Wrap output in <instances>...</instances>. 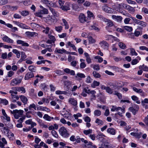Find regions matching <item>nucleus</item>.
Here are the masks:
<instances>
[{"mask_svg":"<svg viewBox=\"0 0 148 148\" xmlns=\"http://www.w3.org/2000/svg\"><path fill=\"white\" fill-rule=\"evenodd\" d=\"M60 134L63 137L67 138L70 135L66 128L64 127H61L59 130Z\"/></svg>","mask_w":148,"mask_h":148,"instance_id":"f257e3e1","label":"nucleus"},{"mask_svg":"<svg viewBox=\"0 0 148 148\" xmlns=\"http://www.w3.org/2000/svg\"><path fill=\"white\" fill-rule=\"evenodd\" d=\"M48 14V10L46 8H43V9L39 10L38 12L35 13V14L37 16L42 17V14Z\"/></svg>","mask_w":148,"mask_h":148,"instance_id":"f03ea898","label":"nucleus"},{"mask_svg":"<svg viewBox=\"0 0 148 148\" xmlns=\"http://www.w3.org/2000/svg\"><path fill=\"white\" fill-rule=\"evenodd\" d=\"M139 109L138 106L136 104L134 105L133 107H131L128 109L131 112L132 114L135 115L138 111Z\"/></svg>","mask_w":148,"mask_h":148,"instance_id":"7ed1b4c3","label":"nucleus"},{"mask_svg":"<svg viewBox=\"0 0 148 148\" xmlns=\"http://www.w3.org/2000/svg\"><path fill=\"white\" fill-rule=\"evenodd\" d=\"M22 81L21 79L18 78H16L12 79L10 85L11 86H14L20 84Z\"/></svg>","mask_w":148,"mask_h":148,"instance_id":"20e7f679","label":"nucleus"},{"mask_svg":"<svg viewBox=\"0 0 148 148\" xmlns=\"http://www.w3.org/2000/svg\"><path fill=\"white\" fill-rule=\"evenodd\" d=\"M80 22L82 23H84L87 21V19L85 15L83 14H81L79 16Z\"/></svg>","mask_w":148,"mask_h":148,"instance_id":"39448f33","label":"nucleus"},{"mask_svg":"<svg viewBox=\"0 0 148 148\" xmlns=\"http://www.w3.org/2000/svg\"><path fill=\"white\" fill-rule=\"evenodd\" d=\"M34 76V74L33 72H29L25 75L24 77L25 80H28L29 79L32 78Z\"/></svg>","mask_w":148,"mask_h":148,"instance_id":"423d86ee","label":"nucleus"},{"mask_svg":"<svg viewBox=\"0 0 148 148\" xmlns=\"http://www.w3.org/2000/svg\"><path fill=\"white\" fill-rule=\"evenodd\" d=\"M61 9L64 11H67L70 9L69 4L68 3H66L60 7Z\"/></svg>","mask_w":148,"mask_h":148,"instance_id":"0eeeda50","label":"nucleus"},{"mask_svg":"<svg viewBox=\"0 0 148 148\" xmlns=\"http://www.w3.org/2000/svg\"><path fill=\"white\" fill-rule=\"evenodd\" d=\"M102 8L104 11L108 13H111L112 12V8L106 5L102 6Z\"/></svg>","mask_w":148,"mask_h":148,"instance_id":"6e6552de","label":"nucleus"},{"mask_svg":"<svg viewBox=\"0 0 148 148\" xmlns=\"http://www.w3.org/2000/svg\"><path fill=\"white\" fill-rule=\"evenodd\" d=\"M99 44L101 47L104 49H107L108 46V44L106 41H103L101 42Z\"/></svg>","mask_w":148,"mask_h":148,"instance_id":"1a4fd4ad","label":"nucleus"},{"mask_svg":"<svg viewBox=\"0 0 148 148\" xmlns=\"http://www.w3.org/2000/svg\"><path fill=\"white\" fill-rule=\"evenodd\" d=\"M3 40L4 41L6 42H7L11 43H13V40L6 36H5L3 38Z\"/></svg>","mask_w":148,"mask_h":148,"instance_id":"9d476101","label":"nucleus"},{"mask_svg":"<svg viewBox=\"0 0 148 148\" xmlns=\"http://www.w3.org/2000/svg\"><path fill=\"white\" fill-rule=\"evenodd\" d=\"M26 34L28 36L33 37L37 36L38 34L35 32H25Z\"/></svg>","mask_w":148,"mask_h":148,"instance_id":"9b49d317","label":"nucleus"},{"mask_svg":"<svg viewBox=\"0 0 148 148\" xmlns=\"http://www.w3.org/2000/svg\"><path fill=\"white\" fill-rule=\"evenodd\" d=\"M16 42L18 44L21 45L22 46L28 47L29 45L27 42L21 40H17Z\"/></svg>","mask_w":148,"mask_h":148,"instance_id":"f8f14e48","label":"nucleus"},{"mask_svg":"<svg viewBox=\"0 0 148 148\" xmlns=\"http://www.w3.org/2000/svg\"><path fill=\"white\" fill-rule=\"evenodd\" d=\"M69 102L74 106H76L77 105V101L73 98H70L69 99Z\"/></svg>","mask_w":148,"mask_h":148,"instance_id":"ddd939ff","label":"nucleus"},{"mask_svg":"<svg viewBox=\"0 0 148 148\" xmlns=\"http://www.w3.org/2000/svg\"><path fill=\"white\" fill-rule=\"evenodd\" d=\"M137 25H140L141 27H145L147 25V23L145 22L138 20L136 23Z\"/></svg>","mask_w":148,"mask_h":148,"instance_id":"4468645a","label":"nucleus"},{"mask_svg":"<svg viewBox=\"0 0 148 148\" xmlns=\"http://www.w3.org/2000/svg\"><path fill=\"white\" fill-rule=\"evenodd\" d=\"M112 18L116 20L117 21L119 22H121L122 19V17L120 16H116L115 15H112Z\"/></svg>","mask_w":148,"mask_h":148,"instance_id":"2eb2a0df","label":"nucleus"},{"mask_svg":"<svg viewBox=\"0 0 148 148\" xmlns=\"http://www.w3.org/2000/svg\"><path fill=\"white\" fill-rule=\"evenodd\" d=\"M19 96L21 100L24 103V105L26 104L27 101V98L23 95H20Z\"/></svg>","mask_w":148,"mask_h":148,"instance_id":"dca6fc26","label":"nucleus"},{"mask_svg":"<svg viewBox=\"0 0 148 148\" xmlns=\"http://www.w3.org/2000/svg\"><path fill=\"white\" fill-rule=\"evenodd\" d=\"M50 10L52 12L53 14L55 16L58 17L59 16V13L56 11L55 9L52 8H49Z\"/></svg>","mask_w":148,"mask_h":148,"instance_id":"f3484780","label":"nucleus"},{"mask_svg":"<svg viewBox=\"0 0 148 148\" xmlns=\"http://www.w3.org/2000/svg\"><path fill=\"white\" fill-rule=\"evenodd\" d=\"M104 21L106 22H107V26L109 27L112 26L113 25V23L112 21L109 20L105 18Z\"/></svg>","mask_w":148,"mask_h":148,"instance_id":"a211bd4d","label":"nucleus"},{"mask_svg":"<svg viewBox=\"0 0 148 148\" xmlns=\"http://www.w3.org/2000/svg\"><path fill=\"white\" fill-rule=\"evenodd\" d=\"M14 88H16L15 90L17 91H22L24 93H25V89L23 87H13L12 89H14Z\"/></svg>","mask_w":148,"mask_h":148,"instance_id":"6ab92c4d","label":"nucleus"},{"mask_svg":"<svg viewBox=\"0 0 148 148\" xmlns=\"http://www.w3.org/2000/svg\"><path fill=\"white\" fill-rule=\"evenodd\" d=\"M107 132L108 133L110 134L114 135L115 134V131L114 129L113 128H110L107 129Z\"/></svg>","mask_w":148,"mask_h":148,"instance_id":"aec40b11","label":"nucleus"},{"mask_svg":"<svg viewBox=\"0 0 148 148\" xmlns=\"http://www.w3.org/2000/svg\"><path fill=\"white\" fill-rule=\"evenodd\" d=\"M110 146L108 144V143H103L101 145V146L99 148H110Z\"/></svg>","mask_w":148,"mask_h":148,"instance_id":"412c9836","label":"nucleus"},{"mask_svg":"<svg viewBox=\"0 0 148 148\" xmlns=\"http://www.w3.org/2000/svg\"><path fill=\"white\" fill-rule=\"evenodd\" d=\"M130 134L133 136H135L136 138H140L141 137V134L140 133H136L132 132L130 133Z\"/></svg>","mask_w":148,"mask_h":148,"instance_id":"4be33fe9","label":"nucleus"},{"mask_svg":"<svg viewBox=\"0 0 148 148\" xmlns=\"http://www.w3.org/2000/svg\"><path fill=\"white\" fill-rule=\"evenodd\" d=\"M17 25L20 27L22 28L25 29H28V27L25 24H23L21 23H18V24H17Z\"/></svg>","mask_w":148,"mask_h":148,"instance_id":"5701e85b","label":"nucleus"},{"mask_svg":"<svg viewBox=\"0 0 148 148\" xmlns=\"http://www.w3.org/2000/svg\"><path fill=\"white\" fill-rule=\"evenodd\" d=\"M7 8H9L10 10L11 11H14L16 10L18 8V7L17 6H11L10 5H8L7 6Z\"/></svg>","mask_w":148,"mask_h":148,"instance_id":"b1692460","label":"nucleus"},{"mask_svg":"<svg viewBox=\"0 0 148 148\" xmlns=\"http://www.w3.org/2000/svg\"><path fill=\"white\" fill-rule=\"evenodd\" d=\"M36 67L33 65H30L28 67L29 70L31 72H35L36 71Z\"/></svg>","mask_w":148,"mask_h":148,"instance_id":"393cba45","label":"nucleus"},{"mask_svg":"<svg viewBox=\"0 0 148 148\" xmlns=\"http://www.w3.org/2000/svg\"><path fill=\"white\" fill-rule=\"evenodd\" d=\"M132 99L134 101H136V102L138 104H140V101L139 100H138V97L135 95H133L131 97Z\"/></svg>","mask_w":148,"mask_h":148,"instance_id":"a878e982","label":"nucleus"},{"mask_svg":"<svg viewBox=\"0 0 148 148\" xmlns=\"http://www.w3.org/2000/svg\"><path fill=\"white\" fill-rule=\"evenodd\" d=\"M93 75L96 78H99L101 76V75L95 71H94L92 73Z\"/></svg>","mask_w":148,"mask_h":148,"instance_id":"bb28decb","label":"nucleus"},{"mask_svg":"<svg viewBox=\"0 0 148 148\" xmlns=\"http://www.w3.org/2000/svg\"><path fill=\"white\" fill-rule=\"evenodd\" d=\"M12 52L16 55L17 57L19 58L20 56V54L19 51L16 49H13L12 50Z\"/></svg>","mask_w":148,"mask_h":148,"instance_id":"cd10ccee","label":"nucleus"},{"mask_svg":"<svg viewBox=\"0 0 148 148\" xmlns=\"http://www.w3.org/2000/svg\"><path fill=\"white\" fill-rule=\"evenodd\" d=\"M99 84L100 83L99 82L94 81L91 84V86L92 88H95L96 86H99Z\"/></svg>","mask_w":148,"mask_h":148,"instance_id":"c85d7f7f","label":"nucleus"},{"mask_svg":"<svg viewBox=\"0 0 148 148\" xmlns=\"http://www.w3.org/2000/svg\"><path fill=\"white\" fill-rule=\"evenodd\" d=\"M72 43V42H67V44L68 46L71 47L74 50H75L76 49V47L75 45L73 44Z\"/></svg>","mask_w":148,"mask_h":148,"instance_id":"c756f323","label":"nucleus"},{"mask_svg":"<svg viewBox=\"0 0 148 148\" xmlns=\"http://www.w3.org/2000/svg\"><path fill=\"white\" fill-rule=\"evenodd\" d=\"M0 99V104L2 103L5 105H7L8 104V102L6 99Z\"/></svg>","mask_w":148,"mask_h":148,"instance_id":"7c9ffc66","label":"nucleus"},{"mask_svg":"<svg viewBox=\"0 0 148 148\" xmlns=\"http://www.w3.org/2000/svg\"><path fill=\"white\" fill-rule=\"evenodd\" d=\"M101 112L99 110H97L94 111V115L97 116H99L101 115Z\"/></svg>","mask_w":148,"mask_h":148,"instance_id":"2f4dec72","label":"nucleus"},{"mask_svg":"<svg viewBox=\"0 0 148 148\" xmlns=\"http://www.w3.org/2000/svg\"><path fill=\"white\" fill-rule=\"evenodd\" d=\"M139 69L143 70L144 71H148V67L144 65H143L142 66H139Z\"/></svg>","mask_w":148,"mask_h":148,"instance_id":"473e14b6","label":"nucleus"},{"mask_svg":"<svg viewBox=\"0 0 148 148\" xmlns=\"http://www.w3.org/2000/svg\"><path fill=\"white\" fill-rule=\"evenodd\" d=\"M88 38L90 43H93L95 42V40L93 39L92 37L91 36H89Z\"/></svg>","mask_w":148,"mask_h":148,"instance_id":"72a5a7b5","label":"nucleus"},{"mask_svg":"<svg viewBox=\"0 0 148 148\" xmlns=\"http://www.w3.org/2000/svg\"><path fill=\"white\" fill-rule=\"evenodd\" d=\"M124 28L128 32H132V28L131 27L126 26H124Z\"/></svg>","mask_w":148,"mask_h":148,"instance_id":"f704fd0d","label":"nucleus"},{"mask_svg":"<svg viewBox=\"0 0 148 148\" xmlns=\"http://www.w3.org/2000/svg\"><path fill=\"white\" fill-rule=\"evenodd\" d=\"M113 89L110 88V87L107 86L106 91L110 94H112L113 92Z\"/></svg>","mask_w":148,"mask_h":148,"instance_id":"c9c22d12","label":"nucleus"},{"mask_svg":"<svg viewBox=\"0 0 148 148\" xmlns=\"http://www.w3.org/2000/svg\"><path fill=\"white\" fill-rule=\"evenodd\" d=\"M56 94L58 95H60L61 94H64L66 95L68 93V92L66 91H61L60 90H57L56 92Z\"/></svg>","mask_w":148,"mask_h":148,"instance_id":"e433bc0d","label":"nucleus"},{"mask_svg":"<svg viewBox=\"0 0 148 148\" xmlns=\"http://www.w3.org/2000/svg\"><path fill=\"white\" fill-rule=\"evenodd\" d=\"M95 122L97 123L99 125H102L103 124V121L98 118L95 121Z\"/></svg>","mask_w":148,"mask_h":148,"instance_id":"4c0bfd02","label":"nucleus"},{"mask_svg":"<svg viewBox=\"0 0 148 148\" xmlns=\"http://www.w3.org/2000/svg\"><path fill=\"white\" fill-rule=\"evenodd\" d=\"M92 130L91 129H89L88 130H84L83 131V133L86 135H87L90 134L92 133Z\"/></svg>","mask_w":148,"mask_h":148,"instance_id":"58836bf2","label":"nucleus"},{"mask_svg":"<svg viewBox=\"0 0 148 148\" xmlns=\"http://www.w3.org/2000/svg\"><path fill=\"white\" fill-rule=\"evenodd\" d=\"M21 15L23 16H26L28 15L29 12L27 11V10L23 11L21 12Z\"/></svg>","mask_w":148,"mask_h":148,"instance_id":"ea45409f","label":"nucleus"},{"mask_svg":"<svg viewBox=\"0 0 148 148\" xmlns=\"http://www.w3.org/2000/svg\"><path fill=\"white\" fill-rule=\"evenodd\" d=\"M55 29L57 32H61L62 29V27L61 26H56Z\"/></svg>","mask_w":148,"mask_h":148,"instance_id":"a19ab883","label":"nucleus"},{"mask_svg":"<svg viewBox=\"0 0 148 148\" xmlns=\"http://www.w3.org/2000/svg\"><path fill=\"white\" fill-rule=\"evenodd\" d=\"M113 94L115 95H116L120 99H121L122 98V95L119 92H118L117 91H115L114 92V93Z\"/></svg>","mask_w":148,"mask_h":148,"instance_id":"79ce46f5","label":"nucleus"},{"mask_svg":"<svg viewBox=\"0 0 148 148\" xmlns=\"http://www.w3.org/2000/svg\"><path fill=\"white\" fill-rule=\"evenodd\" d=\"M105 136L103 134L100 133H99V134L97 135L96 138L99 140H100L101 138H103V137Z\"/></svg>","mask_w":148,"mask_h":148,"instance_id":"37998d69","label":"nucleus"},{"mask_svg":"<svg viewBox=\"0 0 148 148\" xmlns=\"http://www.w3.org/2000/svg\"><path fill=\"white\" fill-rule=\"evenodd\" d=\"M119 47L122 49H124L126 48L125 45L122 42H120L119 43Z\"/></svg>","mask_w":148,"mask_h":148,"instance_id":"c03bdc74","label":"nucleus"},{"mask_svg":"<svg viewBox=\"0 0 148 148\" xmlns=\"http://www.w3.org/2000/svg\"><path fill=\"white\" fill-rule=\"evenodd\" d=\"M43 118L48 121H51V117L47 114H45L43 117Z\"/></svg>","mask_w":148,"mask_h":148,"instance_id":"a18cd8bd","label":"nucleus"},{"mask_svg":"<svg viewBox=\"0 0 148 148\" xmlns=\"http://www.w3.org/2000/svg\"><path fill=\"white\" fill-rule=\"evenodd\" d=\"M77 77L82 78H84L85 77V75L84 74L80 73H78L77 74L76 77Z\"/></svg>","mask_w":148,"mask_h":148,"instance_id":"49530a36","label":"nucleus"},{"mask_svg":"<svg viewBox=\"0 0 148 148\" xmlns=\"http://www.w3.org/2000/svg\"><path fill=\"white\" fill-rule=\"evenodd\" d=\"M95 58L98 60V62L99 63L103 61V58L99 56H96Z\"/></svg>","mask_w":148,"mask_h":148,"instance_id":"de8ad7c7","label":"nucleus"},{"mask_svg":"<svg viewBox=\"0 0 148 148\" xmlns=\"http://www.w3.org/2000/svg\"><path fill=\"white\" fill-rule=\"evenodd\" d=\"M131 52L130 53L132 55L137 56L138 54L135 51V50L132 48L130 49Z\"/></svg>","mask_w":148,"mask_h":148,"instance_id":"09e8293b","label":"nucleus"},{"mask_svg":"<svg viewBox=\"0 0 148 148\" xmlns=\"http://www.w3.org/2000/svg\"><path fill=\"white\" fill-rule=\"evenodd\" d=\"M56 51L58 53L62 54L63 53H64V52H65V50L64 49H57L55 51Z\"/></svg>","mask_w":148,"mask_h":148,"instance_id":"8fccbe9b","label":"nucleus"},{"mask_svg":"<svg viewBox=\"0 0 148 148\" xmlns=\"http://www.w3.org/2000/svg\"><path fill=\"white\" fill-rule=\"evenodd\" d=\"M51 133L52 135L55 137L57 138L58 137V135L57 134V132L54 130H53L51 131Z\"/></svg>","mask_w":148,"mask_h":148,"instance_id":"3c124183","label":"nucleus"},{"mask_svg":"<svg viewBox=\"0 0 148 148\" xmlns=\"http://www.w3.org/2000/svg\"><path fill=\"white\" fill-rule=\"evenodd\" d=\"M138 62L139 60H138V59H135L132 60L131 63L132 65H135Z\"/></svg>","mask_w":148,"mask_h":148,"instance_id":"603ef678","label":"nucleus"},{"mask_svg":"<svg viewBox=\"0 0 148 148\" xmlns=\"http://www.w3.org/2000/svg\"><path fill=\"white\" fill-rule=\"evenodd\" d=\"M83 91L86 93L89 94L90 93V90L89 89L88 87H86L84 88Z\"/></svg>","mask_w":148,"mask_h":148,"instance_id":"864d4df0","label":"nucleus"},{"mask_svg":"<svg viewBox=\"0 0 148 148\" xmlns=\"http://www.w3.org/2000/svg\"><path fill=\"white\" fill-rule=\"evenodd\" d=\"M8 2V0H0V5L6 4Z\"/></svg>","mask_w":148,"mask_h":148,"instance_id":"5fc2aeb1","label":"nucleus"},{"mask_svg":"<svg viewBox=\"0 0 148 148\" xmlns=\"http://www.w3.org/2000/svg\"><path fill=\"white\" fill-rule=\"evenodd\" d=\"M90 29H94L95 30H97L98 31L99 30V28L98 27H97L95 25H93L91 26Z\"/></svg>","mask_w":148,"mask_h":148,"instance_id":"6e6d98bb","label":"nucleus"},{"mask_svg":"<svg viewBox=\"0 0 148 148\" xmlns=\"http://www.w3.org/2000/svg\"><path fill=\"white\" fill-rule=\"evenodd\" d=\"M25 70V69H24L23 68V67H22L19 70H18L17 73L18 75H19L20 73H22Z\"/></svg>","mask_w":148,"mask_h":148,"instance_id":"4d7b16f0","label":"nucleus"},{"mask_svg":"<svg viewBox=\"0 0 148 148\" xmlns=\"http://www.w3.org/2000/svg\"><path fill=\"white\" fill-rule=\"evenodd\" d=\"M139 49L140 50H145L147 51H148V48L145 46H142L139 47Z\"/></svg>","mask_w":148,"mask_h":148,"instance_id":"13d9d810","label":"nucleus"},{"mask_svg":"<svg viewBox=\"0 0 148 148\" xmlns=\"http://www.w3.org/2000/svg\"><path fill=\"white\" fill-rule=\"evenodd\" d=\"M92 80V79L90 77L88 76L86 78V82L87 83H90L91 82Z\"/></svg>","mask_w":148,"mask_h":148,"instance_id":"bf43d9fd","label":"nucleus"},{"mask_svg":"<svg viewBox=\"0 0 148 148\" xmlns=\"http://www.w3.org/2000/svg\"><path fill=\"white\" fill-rule=\"evenodd\" d=\"M24 4L26 6H27L31 4L30 1L29 0L25 1H24Z\"/></svg>","mask_w":148,"mask_h":148,"instance_id":"052dcab7","label":"nucleus"},{"mask_svg":"<svg viewBox=\"0 0 148 148\" xmlns=\"http://www.w3.org/2000/svg\"><path fill=\"white\" fill-rule=\"evenodd\" d=\"M41 110L46 111H49L50 109L46 107H40Z\"/></svg>","mask_w":148,"mask_h":148,"instance_id":"680f3d73","label":"nucleus"},{"mask_svg":"<svg viewBox=\"0 0 148 148\" xmlns=\"http://www.w3.org/2000/svg\"><path fill=\"white\" fill-rule=\"evenodd\" d=\"M27 56H26L25 54V53L24 52H21V58L22 59H25L26 58Z\"/></svg>","mask_w":148,"mask_h":148,"instance_id":"e2e57ef3","label":"nucleus"},{"mask_svg":"<svg viewBox=\"0 0 148 148\" xmlns=\"http://www.w3.org/2000/svg\"><path fill=\"white\" fill-rule=\"evenodd\" d=\"M86 66V64L84 62H82L80 65V68L81 69L84 68Z\"/></svg>","mask_w":148,"mask_h":148,"instance_id":"0e129e2a","label":"nucleus"},{"mask_svg":"<svg viewBox=\"0 0 148 148\" xmlns=\"http://www.w3.org/2000/svg\"><path fill=\"white\" fill-rule=\"evenodd\" d=\"M7 57V53H3L2 54L1 58L3 59H5Z\"/></svg>","mask_w":148,"mask_h":148,"instance_id":"69168bd1","label":"nucleus"},{"mask_svg":"<svg viewBox=\"0 0 148 148\" xmlns=\"http://www.w3.org/2000/svg\"><path fill=\"white\" fill-rule=\"evenodd\" d=\"M144 121L146 125L148 126V115L145 118Z\"/></svg>","mask_w":148,"mask_h":148,"instance_id":"338daca9","label":"nucleus"},{"mask_svg":"<svg viewBox=\"0 0 148 148\" xmlns=\"http://www.w3.org/2000/svg\"><path fill=\"white\" fill-rule=\"evenodd\" d=\"M142 11L146 14H148V9L145 7H143L142 9Z\"/></svg>","mask_w":148,"mask_h":148,"instance_id":"774afa93","label":"nucleus"}]
</instances>
